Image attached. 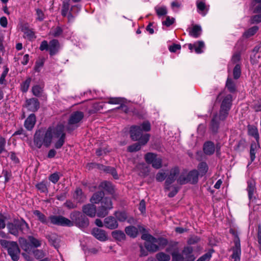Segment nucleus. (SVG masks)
Here are the masks:
<instances>
[{"label":"nucleus","instance_id":"f257e3e1","mask_svg":"<svg viewBox=\"0 0 261 261\" xmlns=\"http://www.w3.org/2000/svg\"><path fill=\"white\" fill-rule=\"evenodd\" d=\"M52 130V127H49L45 132L41 129L36 132L34 136V143L38 148H40L43 145L46 147L50 146L53 139Z\"/></svg>","mask_w":261,"mask_h":261},{"label":"nucleus","instance_id":"f03ea898","mask_svg":"<svg viewBox=\"0 0 261 261\" xmlns=\"http://www.w3.org/2000/svg\"><path fill=\"white\" fill-rule=\"evenodd\" d=\"M7 226L9 232L16 237L19 235V231L23 233L30 228L29 224L22 218L14 219L13 222L8 223Z\"/></svg>","mask_w":261,"mask_h":261},{"label":"nucleus","instance_id":"7ed1b4c3","mask_svg":"<svg viewBox=\"0 0 261 261\" xmlns=\"http://www.w3.org/2000/svg\"><path fill=\"white\" fill-rule=\"evenodd\" d=\"M0 244L3 248L7 249L8 253L11 256L12 260H18L20 250L16 242L1 240Z\"/></svg>","mask_w":261,"mask_h":261},{"label":"nucleus","instance_id":"20e7f679","mask_svg":"<svg viewBox=\"0 0 261 261\" xmlns=\"http://www.w3.org/2000/svg\"><path fill=\"white\" fill-rule=\"evenodd\" d=\"M71 221L74 224L80 228H86L89 226V221L88 218L84 214L79 211H73L70 214Z\"/></svg>","mask_w":261,"mask_h":261},{"label":"nucleus","instance_id":"39448f33","mask_svg":"<svg viewBox=\"0 0 261 261\" xmlns=\"http://www.w3.org/2000/svg\"><path fill=\"white\" fill-rule=\"evenodd\" d=\"M229 232L234 237V246L231 248L232 254L231 255V257L234 259V261H240L241 248L238 232L235 229L231 228L229 230Z\"/></svg>","mask_w":261,"mask_h":261},{"label":"nucleus","instance_id":"423d86ee","mask_svg":"<svg viewBox=\"0 0 261 261\" xmlns=\"http://www.w3.org/2000/svg\"><path fill=\"white\" fill-rule=\"evenodd\" d=\"M84 117V114L81 111H75L71 113L68 121L67 129L73 130L79 126L77 123L80 122Z\"/></svg>","mask_w":261,"mask_h":261},{"label":"nucleus","instance_id":"0eeeda50","mask_svg":"<svg viewBox=\"0 0 261 261\" xmlns=\"http://www.w3.org/2000/svg\"><path fill=\"white\" fill-rule=\"evenodd\" d=\"M100 202L101 205L97 209V216L98 217L103 218L113 208V203L111 199L108 197H105Z\"/></svg>","mask_w":261,"mask_h":261},{"label":"nucleus","instance_id":"6e6552de","mask_svg":"<svg viewBox=\"0 0 261 261\" xmlns=\"http://www.w3.org/2000/svg\"><path fill=\"white\" fill-rule=\"evenodd\" d=\"M50 223L62 226L71 227L73 226V223L70 220L61 215H51L49 217Z\"/></svg>","mask_w":261,"mask_h":261},{"label":"nucleus","instance_id":"1a4fd4ad","mask_svg":"<svg viewBox=\"0 0 261 261\" xmlns=\"http://www.w3.org/2000/svg\"><path fill=\"white\" fill-rule=\"evenodd\" d=\"M179 175V169L178 167H175L170 170L169 174L167 177L164 184V189L165 191H170L171 185L173 183L177 176Z\"/></svg>","mask_w":261,"mask_h":261},{"label":"nucleus","instance_id":"9d476101","mask_svg":"<svg viewBox=\"0 0 261 261\" xmlns=\"http://www.w3.org/2000/svg\"><path fill=\"white\" fill-rule=\"evenodd\" d=\"M194 249L191 246H186L184 248L181 254H177V259H181L182 261H194L196 257L193 254Z\"/></svg>","mask_w":261,"mask_h":261},{"label":"nucleus","instance_id":"9b49d317","mask_svg":"<svg viewBox=\"0 0 261 261\" xmlns=\"http://www.w3.org/2000/svg\"><path fill=\"white\" fill-rule=\"evenodd\" d=\"M150 135L149 134H144V136L138 142L129 145L127 148V151L129 152H134L139 151L141 149V146L145 145L149 141Z\"/></svg>","mask_w":261,"mask_h":261},{"label":"nucleus","instance_id":"f8f14e48","mask_svg":"<svg viewBox=\"0 0 261 261\" xmlns=\"http://www.w3.org/2000/svg\"><path fill=\"white\" fill-rule=\"evenodd\" d=\"M130 136L132 140L140 141L144 136L140 126L133 125L130 128Z\"/></svg>","mask_w":261,"mask_h":261},{"label":"nucleus","instance_id":"ddd939ff","mask_svg":"<svg viewBox=\"0 0 261 261\" xmlns=\"http://www.w3.org/2000/svg\"><path fill=\"white\" fill-rule=\"evenodd\" d=\"M25 107L32 112H37L40 108V102L36 98H31L25 100Z\"/></svg>","mask_w":261,"mask_h":261},{"label":"nucleus","instance_id":"4468645a","mask_svg":"<svg viewBox=\"0 0 261 261\" xmlns=\"http://www.w3.org/2000/svg\"><path fill=\"white\" fill-rule=\"evenodd\" d=\"M84 214L90 217L93 218L97 215L96 206L93 203H89L84 205L82 207Z\"/></svg>","mask_w":261,"mask_h":261},{"label":"nucleus","instance_id":"2eb2a0df","mask_svg":"<svg viewBox=\"0 0 261 261\" xmlns=\"http://www.w3.org/2000/svg\"><path fill=\"white\" fill-rule=\"evenodd\" d=\"M92 234L100 241H105L108 240V237L105 230L98 228H94L91 231Z\"/></svg>","mask_w":261,"mask_h":261},{"label":"nucleus","instance_id":"dca6fc26","mask_svg":"<svg viewBox=\"0 0 261 261\" xmlns=\"http://www.w3.org/2000/svg\"><path fill=\"white\" fill-rule=\"evenodd\" d=\"M105 227L110 229H115L118 227V223L116 219L113 216H108L104 219Z\"/></svg>","mask_w":261,"mask_h":261},{"label":"nucleus","instance_id":"f3484780","mask_svg":"<svg viewBox=\"0 0 261 261\" xmlns=\"http://www.w3.org/2000/svg\"><path fill=\"white\" fill-rule=\"evenodd\" d=\"M219 120L217 114H215L211 121L210 124V129L213 134H216L218 133L219 128Z\"/></svg>","mask_w":261,"mask_h":261},{"label":"nucleus","instance_id":"a211bd4d","mask_svg":"<svg viewBox=\"0 0 261 261\" xmlns=\"http://www.w3.org/2000/svg\"><path fill=\"white\" fill-rule=\"evenodd\" d=\"M203 151L207 155H213L215 151V146L213 142L207 141L204 143L203 145Z\"/></svg>","mask_w":261,"mask_h":261},{"label":"nucleus","instance_id":"6ab92c4d","mask_svg":"<svg viewBox=\"0 0 261 261\" xmlns=\"http://www.w3.org/2000/svg\"><path fill=\"white\" fill-rule=\"evenodd\" d=\"M60 49V43L58 40L53 39L49 42V52L50 56L56 55Z\"/></svg>","mask_w":261,"mask_h":261},{"label":"nucleus","instance_id":"aec40b11","mask_svg":"<svg viewBox=\"0 0 261 261\" xmlns=\"http://www.w3.org/2000/svg\"><path fill=\"white\" fill-rule=\"evenodd\" d=\"M199 175L198 170L196 169L190 171L187 176V183H190L193 185L197 184L198 181V176Z\"/></svg>","mask_w":261,"mask_h":261},{"label":"nucleus","instance_id":"412c9836","mask_svg":"<svg viewBox=\"0 0 261 261\" xmlns=\"http://www.w3.org/2000/svg\"><path fill=\"white\" fill-rule=\"evenodd\" d=\"M36 122V116L34 113H32L25 119L24 126L27 130H31L34 127Z\"/></svg>","mask_w":261,"mask_h":261},{"label":"nucleus","instance_id":"4be33fe9","mask_svg":"<svg viewBox=\"0 0 261 261\" xmlns=\"http://www.w3.org/2000/svg\"><path fill=\"white\" fill-rule=\"evenodd\" d=\"M232 96L231 94H227L223 99L220 108L224 110L229 111L232 105Z\"/></svg>","mask_w":261,"mask_h":261},{"label":"nucleus","instance_id":"5701e85b","mask_svg":"<svg viewBox=\"0 0 261 261\" xmlns=\"http://www.w3.org/2000/svg\"><path fill=\"white\" fill-rule=\"evenodd\" d=\"M46 238L48 240L50 244L55 248L59 246L60 239L58 236L55 233H50L46 236Z\"/></svg>","mask_w":261,"mask_h":261},{"label":"nucleus","instance_id":"b1692460","mask_svg":"<svg viewBox=\"0 0 261 261\" xmlns=\"http://www.w3.org/2000/svg\"><path fill=\"white\" fill-rule=\"evenodd\" d=\"M99 189H103L108 193L113 194L114 193V189L112 183L108 181H103L100 182L98 186Z\"/></svg>","mask_w":261,"mask_h":261},{"label":"nucleus","instance_id":"393cba45","mask_svg":"<svg viewBox=\"0 0 261 261\" xmlns=\"http://www.w3.org/2000/svg\"><path fill=\"white\" fill-rule=\"evenodd\" d=\"M33 214L37 217V220L41 223L49 225V220L47 217L39 210H35L33 212Z\"/></svg>","mask_w":261,"mask_h":261},{"label":"nucleus","instance_id":"a878e982","mask_svg":"<svg viewBox=\"0 0 261 261\" xmlns=\"http://www.w3.org/2000/svg\"><path fill=\"white\" fill-rule=\"evenodd\" d=\"M53 136L54 135L55 138H60L62 137V135H64V138L66 137V134L64 133V127L63 125H58L55 127L53 128Z\"/></svg>","mask_w":261,"mask_h":261},{"label":"nucleus","instance_id":"bb28decb","mask_svg":"<svg viewBox=\"0 0 261 261\" xmlns=\"http://www.w3.org/2000/svg\"><path fill=\"white\" fill-rule=\"evenodd\" d=\"M112 237L116 241L122 242L125 240L126 235L125 233L120 230H115L112 232Z\"/></svg>","mask_w":261,"mask_h":261},{"label":"nucleus","instance_id":"cd10ccee","mask_svg":"<svg viewBox=\"0 0 261 261\" xmlns=\"http://www.w3.org/2000/svg\"><path fill=\"white\" fill-rule=\"evenodd\" d=\"M105 198L104 192L102 190L94 193L90 199V201L93 203H99L103 198Z\"/></svg>","mask_w":261,"mask_h":261},{"label":"nucleus","instance_id":"c85d7f7f","mask_svg":"<svg viewBox=\"0 0 261 261\" xmlns=\"http://www.w3.org/2000/svg\"><path fill=\"white\" fill-rule=\"evenodd\" d=\"M196 6L198 12L202 15L205 16L207 11L208 8H206L205 3L201 0H197L196 2Z\"/></svg>","mask_w":261,"mask_h":261},{"label":"nucleus","instance_id":"c756f323","mask_svg":"<svg viewBox=\"0 0 261 261\" xmlns=\"http://www.w3.org/2000/svg\"><path fill=\"white\" fill-rule=\"evenodd\" d=\"M247 127L248 135L253 137L256 140V142H259V136L257 127L251 125H248Z\"/></svg>","mask_w":261,"mask_h":261},{"label":"nucleus","instance_id":"7c9ffc66","mask_svg":"<svg viewBox=\"0 0 261 261\" xmlns=\"http://www.w3.org/2000/svg\"><path fill=\"white\" fill-rule=\"evenodd\" d=\"M202 32L201 28L200 25L195 24L193 26L192 29L189 31V35L194 38H198Z\"/></svg>","mask_w":261,"mask_h":261},{"label":"nucleus","instance_id":"2f4dec72","mask_svg":"<svg viewBox=\"0 0 261 261\" xmlns=\"http://www.w3.org/2000/svg\"><path fill=\"white\" fill-rule=\"evenodd\" d=\"M49 184V183L46 180H44L36 184V187L41 193H48Z\"/></svg>","mask_w":261,"mask_h":261},{"label":"nucleus","instance_id":"473e14b6","mask_svg":"<svg viewBox=\"0 0 261 261\" xmlns=\"http://www.w3.org/2000/svg\"><path fill=\"white\" fill-rule=\"evenodd\" d=\"M144 246L147 251L151 252H155L159 250V246L156 243L152 241L145 242Z\"/></svg>","mask_w":261,"mask_h":261},{"label":"nucleus","instance_id":"72a5a7b5","mask_svg":"<svg viewBox=\"0 0 261 261\" xmlns=\"http://www.w3.org/2000/svg\"><path fill=\"white\" fill-rule=\"evenodd\" d=\"M125 233L130 237L135 238L138 233V229L134 226H128L125 228Z\"/></svg>","mask_w":261,"mask_h":261},{"label":"nucleus","instance_id":"f704fd0d","mask_svg":"<svg viewBox=\"0 0 261 261\" xmlns=\"http://www.w3.org/2000/svg\"><path fill=\"white\" fill-rule=\"evenodd\" d=\"M259 147V142H253L250 146V163H251L254 161L255 158V151L257 148Z\"/></svg>","mask_w":261,"mask_h":261},{"label":"nucleus","instance_id":"c9c22d12","mask_svg":"<svg viewBox=\"0 0 261 261\" xmlns=\"http://www.w3.org/2000/svg\"><path fill=\"white\" fill-rule=\"evenodd\" d=\"M198 169L199 175L203 176L207 173L208 167L206 162H202L198 164Z\"/></svg>","mask_w":261,"mask_h":261},{"label":"nucleus","instance_id":"e433bc0d","mask_svg":"<svg viewBox=\"0 0 261 261\" xmlns=\"http://www.w3.org/2000/svg\"><path fill=\"white\" fill-rule=\"evenodd\" d=\"M226 87L230 93H234L236 91V84L232 79L229 77L227 79Z\"/></svg>","mask_w":261,"mask_h":261},{"label":"nucleus","instance_id":"4c0bfd02","mask_svg":"<svg viewBox=\"0 0 261 261\" xmlns=\"http://www.w3.org/2000/svg\"><path fill=\"white\" fill-rule=\"evenodd\" d=\"M28 239L30 243V245L34 248H37L38 247H40L41 245V241L35 238L33 236H28Z\"/></svg>","mask_w":261,"mask_h":261},{"label":"nucleus","instance_id":"58836bf2","mask_svg":"<svg viewBox=\"0 0 261 261\" xmlns=\"http://www.w3.org/2000/svg\"><path fill=\"white\" fill-rule=\"evenodd\" d=\"M70 0H63L62 6L61 14L63 16H67L69 10Z\"/></svg>","mask_w":261,"mask_h":261},{"label":"nucleus","instance_id":"ea45409f","mask_svg":"<svg viewBox=\"0 0 261 261\" xmlns=\"http://www.w3.org/2000/svg\"><path fill=\"white\" fill-rule=\"evenodd\" d=\"M114 215L116 220L120 222H124L127 218L126 213L124 211H116Z\"/></svg>","mask_w":261,"mask_h":261},{"label":"nucleus","instance_id":"a19ab883","mask_svg":"<svg viewBox=\"0 0 261 261\" xmlns=\"http://www.w3.org/2000/svg\"><path fill=\"white\" fill-rule=\"evenodd\" d=\"M259 28L257 26H253L247 30H246L243 34V36L246 38H250L253 36L258 30Z\"/></svg>","mask_w":261,"mask_h":261},{"label":"nucleus","instance_id":"79ce46f5","mask_svg":"<svg viewBox=\"0 0 261 261\" xmlns=\"http://www.w3.org/2000/svg\"><path fill=\"white\" fill-rule=\"evenodd\" d=\"M31 81V77H28L20 84V90L23 93H26L28 91Z\"/></svg>","mask_w":261,"mask_h":261},{"label":"nucleus","instance_id":"37998d69","mask_svg":"<svg viewBox=\"0 0 261 261\" xmlns=\"http://www.w3.org/2000/svg\"><path fill=\"white\" fill-rule=\"evenodd\" d=\"M247 190L248 193V197L250 200L253 198L254 192L255 190V185L253 182L248 181Z\"/></svg>","mask_w":261,"mask_h":261},{"label":"nucleus","instance_id":"c03bdc74","mask_svg":"<svg viewBox=\"0 0 261 261\" xmlns=\"http://www.w3.org/2000/svg\"><path fill=\"white\" fill-rule=\"evenodd\" d=\"M73 197L74 199H75L79 202H83L85 198L83 195V191L80 188H77L76 189Z\"/></svg>","mask_w":261,"mask_h":261},{"label":"nucleus","instance_id":"a18cd8bd","mask_svg":"<svg viewBox=\"0 0 261 261\" xmlns=\"http://www.w3.org/2000/svg\"><path fill=\"white\" fill-rule=\"evenodd\" d=\"M43 91V89L38 85H36L32 87V92L33 94L36 97H41Z\"/></svg>","mask_w":261,"mask_h":261},{"label":"nucleus","instance_id":"49530a36","mask_svg":"<svg viewBox=\"0 0 261 261\" xmlns=\"http://www.w3.org/2000/svg\"><path fill=\"white\" fill-rule=\"evenodd\" d=\"M153 242H156L159 248H164L168 244V241L166 239L163 237L155 238V240H153Z\"/></svg>","mask_w":261,"mask_h":261},{"label":"nucleus","instance_id":"de8ad7c7","mask_svg":"<svg viewBox=\"0 0 261 261\" xmlns=\"http://www.w3.org/2000/svg\"><path fill=\"white\" fill-rule=\"evenodd\" d=\"M252 4L253 7V13L261 12V0H252Z\"/></svg>","mask_w":261,"mask_h":261},{"label":"nucleus","instance_id":"09e8293b","mask_svg":"<svg viewBox=\"0 0 261 261\" xmlns=\"http://www.w3.org/2000/svg\"><path fill=\"white\" fill-rule=\"evenodd\" d=\"M3 176L5 178L4 183H7L12 177L11 171L10 170H8L4 169L2 171V175L0 176V178L2 177Z\"/></svg>","mask_w":261,"mask_h":261},{"label":"nucleus","instance_id":"8fccbe9b","mask_svg":"<svg viewBox=\"0 0 261 261\" xmlns=\"http://www.w3.org/2000/svg\"><path fill=\"white\" fill-rule=\"evenodd\" d=\"M156 258L159 261H169L170 256L164 252H159L156 254Z\"/></svg>","mask_w":261,"mask_h":261},{"label":"nucleus","instance_id":"3c124183","mask_svg":"<svg viewBox=\"0 0 261 261\" xmlns=\"http://www.w3.org/2000/svg\"><path fill=\"white\" fill-rule=\"evenodd\" d=\"M204 46V43L202 41H198L194 43V49L197 54L202 53V48Z\"/></svg>","mask_w":261,"mask_h":261},{"label":"nucleus","instance_id":"603ef678","mask_svg":"<svg viewBox=\"0 0 261 261\" xmlns=\"http://www.w3.org/2000/svg\"><path fill=\"white\" fill-rule=\"evenodd\" d=\"M157 156L156 154L151 152H148L145 155V160L147 164H151Z\"/></svg>","mask_w":261,"mask_h":261},{"label":"nucleus","instance_id":"864d4df0","mask_svg":"<svg viewBox=\"0 0 261 261\" xmlns=\"http://www.w3.org/2000/svg\"><path fill=\"white\" fill-rule=\"evenodd\" d=\"M105 172L110 173L115 179H118L119 178L116 170L114 167L107 166Z\"/></svg>","mask_w":261,"mask_h":261},{"label":"nucleus","instance_id":"5fc2aeb1","mask_svg":"<svg viewBox=\"0 0 261 261\" xmlns=\"http://www.w3.org/2000/svg\"><path fill=\"white\" fill-rule=\"evenodd\" d=\"M241 70L239 64H237L233 69V76L235 80H238L241 76Z\"/></svg>","mask_w":261,"mask_h":261},{"label":"nucleus","instance_id":"6e6d98bb","mask_svg":"<svg viewBox=\"0 0 261 261\" xmlns=\"http://www.w3.org/2000/svg\"><path fill=\"white\" fill-rule=\"evenodd\" d=\"M24 34L25 35L24 37L27 38L30 41H33L36 38L35 32L32 29L25 32Z\"/></svg>","mask_w":261,"mask_h":261},{"label":"nucleus","instance_id":"4d7b16f0","mask_svg":"<svg viewBox=\"0 0 261 261\" xmlns=\"http://www.w3.org/2000/svg\"><path fill=\"white\" fill-rule=\"evenodd\" d=\"M200 241V237L193 235L191 236L188 240L187 243L189 245L197 244Z\"/></svg>","mask_w":261,"mask_h":261},{"label":"nucleus","instance_id":"13d9d810","mask_svg":"<svg viewBox=\"0 0 261 261\" xmlns=\"http://www.w3.org/2000/svg\"><path fill=\"white\" fill-rule=\"evenodd\" d=\"M228 110H224L220 108L218 116V120L224 121L227 117L229 113Z\"/></svg>","mask_w":261,"mask_h":261},{"label":"nucleus","instance_id":"bf43d9fd","mask_svg":"<svg viewBox=\"0 0 261 261\" xmlns=\"http://www.w3.org/2000/svg\"><path fill=\"white\" fill-rule=\"evenodd\" d=\"M151 164L154 168L159 169L162 166V160L160 158L156 157Z\"/></svg>","mask_w":261,"mask_h":261},{"label":"nucleus","instance_id":"052dcab7","mask_svg":"<svg viewBox=\"0 0 261 261\" xmlns=\"http://www.w3.org/2000/svg\"><path fill=\"white\" fill-rule=\"evenodd\" d=\"M33 253L37 259L43 258L45 256V253L42 250L35 249L33 251Z\"/></svg>","mask_w":261,"mask_h":261},{"label":"nucleus","instance_id":"680f3d73","mask_svg":"<svg viewBox=\"0 0 261 261\" xmlns=\"http://www.w3.org/2000/svg\"><path fill=\"white\" fill-rule=\"evenodd\" d=\"M124 99L121 97H111L108 103L109 104H120L124 102Z\"/></svg>","mask_w":261,"mask_h":261},{"label":"nucleus","instance_id":"e2e57ef3","mask_svg":"<svg viewBox=\"0 0 261 261\" xmlns=\"http://www.w3.org/2000/svg\"><path fill=\"white\" fill-rule=\"evenodd\" d=\"M258 14L253 15L251 17L250 22L251 24L258 23L261 22V12Z\"/></svg>","mask_w":261,"mask_h":261},{"label":"nucleus","instance_id":"0e129e2a","mask_svg":"<svg viewBox=\"0 0 261 261\" xmlns=\"http://www.w3.org/2000/svg\"><path fill=\"white\" fill-rule=\"evenodd\" d=\"M59 173L57 172L51 174L48 177V179L49 181L52 182L53 184H56L59 181Z\"/></svg>","mask_w":261,"mask_h":261},{"label":"nucleus","instance_id":"69168bd1","mask_svg":"<svg viewBox=\"0 0 261 261\" xmlns=\"http://www.w3.org/2000/svg\"><path fill=\"white\" fill-rule=\"evenodd\" d=\"M155 10L159 16H164L167 13V10L165 7L155 8Z\"/></svg>","mask_w":261,"mask_h":261},{"label":"nucleus","instance_id":"338daca9","mask_svg":"<svg viewBox=\"0 0 261 261\" xmlns=\"http://www.w3.org/2000/svg\"><path fill=\"white\" fill-rule=\"evenodd\" d=\"M177 182L181 185H185L187 184V176L184 173H181L177 179Z\"/></svg>","mask_w":261,"mask_h":261},{"label":"nucleus","instance_id":"774afa93","mask_svg":"<svg viewBox=\"0 0 261 261\" xmlns=\"http://www.w3.org/2000/svg\"><path fill=\"white\" fill-rule=\"evenodd\" d=\"M211 257L212 253L208 251L199 257L197 261H209Z\"/></svg>","mask_w":261,"mask_h":261}]
</instances>
